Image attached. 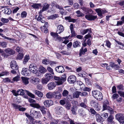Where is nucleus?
Here are the masks:
<instances>
[{"label": "nucleus", "instance_id": "nucleus-1", "mask_svg": "<svg viewBox=\"0 0 124 124\" xmlns=\"http://www.w3.org/2000/svg\"><path fill=\"white\" fill-rule=\"evenodd\" d=\"M66 75L64 74L62 75L61 78L59 77L55 76H54V79L55 80H57L55 82L58 85H60L62 84L66 80Z\"/></svg>", "mask_w": 124, "mask_h": 124}, {"label": "nucleus", "instance_id": "nucleus-2", "mask_svg": "<svg viewBox=\"0 0 124 124\" xmlns=\"http://www.w3.org/2000/svg\"><path fill=\"white\" fill-rule=\"evenodd\" d=\"M93 96L97 100L101 101L103 99V96L102 93L98 90L93 91L92 92Z\"/></svg>", "mask_w": 124, "mask_h": 124}, {"label": "nucleus", "instance_id": "nucleus-3", "mask_svg": "<svg viewBox=\"0 0 124 124\" xmlns=\"http://www.w3.org/2000/svg\"><path fill=\"white\" fill-rule=\"evenodd\" d=\"M30 113L31 116L32 118H38L42 116L41 113L39 111L35 110L33 108L31 109Z\"/></svg>", "mask_w": 124, "mask_h": 124}, {"label": "nucleus", "instance_id": "nucleus-4", "mask_svg": "<svg viewBox=\"0 0 124 124\" xmlns=\"http://www.w3.org/2000/svg\"><path fill=\"white\" fill-rule=\"evenodd\" d=\"M17 93L18 95H23L24 94L25 92L28 95L32 98H35V95L29 91L25 90H24L22 89H19L17 91Z\"/></svg>", "mask_w": 124, "mask_h": 124}, {"label": "nucleus", "instance_id": "nucleus-5", "mask_svg": "<svg viewBox=\"0 0 124 124\" xmlns=\"http://www.w3.org/2000/svg\"><path fill=\"white\" fill-rule=\"evenodd\" d=\"M5 53L4 52L2 54V56L4 58H7L9 56L13 55L15 53L14 51L10 48L5 49Z\"/></svg>", "mask_w": 124, "mask_h": 124}, {"label": "nucleus", "instance_id": "nucleus-6", "mask_svg": "<svg viewBox=\"0 0 124 124\" xmlns=\"http://www.w3.org/2000/svg\"><path fill=\"white\" fill-rule=\"evenodd\" d=\"M29 70L30 72L36 74L38 71L36 65L33 63L31 64L29 66Z\"/></svg>", "mask_w": 124, "mask_h": 124}, {"label": "nucleus", "instance_id": "nucleus-7", "mask_svg": "<svg viewBox=\"0 0 124 124\" xmlns=\"http://www.w3.org/2000/svg\"><path fill=\"white\" fill-rule=\"evenodd\" d=\"M68 81L70 83H74L76 81V77L74 75H70L68 78Z\"/></svg>", "mask_w": 124, "mask_h": 124}, {"label": "nucleus", "instance_id": "nucleus-8", "mask_svg": "<svg viewBox=\"0 0 124 124\" xmlns=\"http://www.w3.org/2000/svg\"><path fill=\"white\" fill-rule=\"evenodd\" d=\"M85 18L88 20L93 21L97 18V16H94L91 14L87 15L85 16Z\"/></svg>", "mask_w": 124, "mask_h": 124}, {"label": "nucleus", "instance_id": "nucleus-9", "mask_svg": "<svg viewBox=\"0 0 124 124\" xmlns=\"http://www.w3.org/2000/svg\"><path fill=\"white\" fill-rule=\"evenodd\" d=\"M11 68L12 69L15 70H17L18 67L17 64L15 60H13L10 63Z\"/></svg>", "mask_w": 124, "mask_h": 124}, {"label": "nucleus", "instance_id": "nucleus-10", "mask_svg": "<svg viewBox=\"0 0 124 124\" xmlns=\"http://www.w3.org/2000/svg\"><path fill=\"white\" fill-rule=\"evenodd\" d=\"M115 118L120 123L124 120V116L122 113H119L116 114L115 116Z\"/></svg>", "mask_w": 124, "mask_h": 124}, {"label": "nucleus", "instance_id": "nucleus-11", "mask_svg": "<svg viewBox=\"0 0 124 124\" xmlns=\"http://www.w3.org/2000/svg\"><path fill=\"white\" fill-rule=\"evenodd\" d=\"M21 73L25 76H29L30 75V72L29 70L26 68H23Z\"/></svg>", "mask_w": 124, "mask_h": 124}, {"label": "nucleus", "instance_id": "nucleus-12", "mask_svg": "<svg viewBox=\"0 0 124 124\" xmlns=\"http://www.w3.org/2000/svg\"><path fill=\"white\" fill-rule=\"evenodd\" d=\"M12 105L13 106L14 108L15 109H18L20 111H23L26 109L25 108L21 107V106L19 105L16 104L12 103Z\"/></svg>", "mask_w": 124, "mask_h": 124}, {"label": "nucleus", "instance_id": "nucleus-13", "mask_svg": "<svg viewBox=\"0 0 124 124\" xmlns=\"http://www.w3.org/2000/svg\"><path fill=\"white\" fill-rule=\"evenodd\" d=\"M55 113L58 115H60L62 112L63 111V108L61 106H57L55 108Z\"/></svg>", "mask_w": 124, "mask_h": 124}, {"label": "nucleus", "instance_id": "nucleus-14", "mask_svg": "<svg viewBox=\"0 0 124 124\" xmlns=\"http://www.w3.org/2000/svg\"><path fill=\"white\" fill-rule=\"evenodd\" d=\"M51 5L52 7H55L57 9H58L60 10L63 9V7L62 6L59 5L55 1H53L52 2Z\"/></svg>", "mask_w": 124, "mask_h": 124}, {"label": "nucleus", "instance_id": "nucleus-15", "mask_svg": "<svg viewBox=\"0 0 124 124\" xmlns=\"http://www.w3.org/2000/svg\"><path fill=\"white\" fill-rule=\"evenodd\" d=\"M56 71L59 73H62L64 71V68L63 66L61 65L58 66L55 68Z\"/></svg>", "mask_w": 124, "mask_h": 124}, {"label": "nucleus", "instance_id": "nucleus-16", "mask_svg": "<svg viewBox=\"0 0 124 124\" xmlns=\"http://www.w3.org/2000/svg\"><path fill=\"white\" fill-rule=\"evenodd\" d=\"M62 97V94L60 92L58 91L54 92V99H60Z\"/></svg>", "mask_w": 124, "mask_h": 124}, {"label": "nucleus", "instance_id": "nucleus-17", "mask_svg": "<svg viewBox=\"0 0 124 124\" xmlns=\"http://www.w3.org/2000/svg\"><path fill=\"white\" fill-rule=\"evenodd\" d=\"M56 86V84L54 82L49 83L47 85V87L49 90H51L54 89Z\"/></svg>", "mask_w": 124, "mask_h": 124}, {"label": "nucleus", "instance_id": "nucleus-18", "mask_svg": "<svg viewBox=\"0 0 124 124\" xmlns=\"http://www.w3.org/2000/svg\"><path fill=\"white\" fill-rule=\"evenodd\" d=\"M44 104L46 107H49L53 104V102L51 100H48L45 101Z\"/></svg>", "mask_w": 124, "mask_h": 124}, {"label": "nucleus", "instance_id": "nucleus-19", "mask_svg": "<svg viewBox=\"0 0 124 124\" xmlns=\"http://www.w3.org/2000/svg\"><path fill=\"white\" fill-rule=\"evenodd\" d=\"M64 30L63 26L62 25H60L58 26L57 30V32L60 34Z\"/></svg>", "mask_w": 124, "mask_h": 124}, {"label": "nucleus", "instance_id": "nucleus-20", "mask_svg": "<svg viewBox=\"0 0 124 124\" xmlns=\"http://www.w3.org/2000/svg\"><path fill=\"white\" fill-rule=\"evenodd\" d=\"M91 105L94 108L97 107L98 105V104L97 101L95 100H93L90 102Z\"/></svg>", "mask_w": 124, "mask_h": 124}, {"label": "nucleus", "instance_id": "nucleus-21", "mask_svg": "<svg viewBox=\"0 0 124 124\" xmlns=\"http://www.w3.org/2000/svg\"><path fill=\"white\" fill-rule=\"evenodd\" d=\"M22 82L23 84L25 85L28 84L29 83L28 80L29 78L27 77H22L21 78Z\"/></svg>", "mask_w": 124, "mask_h": 124}, {"label": "nucleus", "instance_id": "nucleus-22", "mask_svg": "<svg viewBox=\"0 0 124 124\" xmlns=\"http://www.w3.org/2000/svg\"><path fill=\"white\" fill-rule=\"evenodd\" d=\"M31 82L34 85H37L39 83V79L37 78H33L31 80Z\"/></svg>", "mask_w": 124, "mask_h": 124}, {"label": "nucleus", "instance_id": "nucleus-23", "mask_svg": "<svg viewBox=\"0 0 124 124\" xmlns=\"http://www.w3.org/2000/svg\"><path fill=\"white\" fill-rule=\"evenodd\" d=\"M34 93L38 97L42 98L43 97V94L41 92L37 90H35L34 92Z\"/></svg>", "mask_w": 124, "mask_h": 124}, {"label": "nucleus", "instance_id": "nucleus-24", "mask_svg": "<svg viewBox=\"0 0 124 124\" xmlns=\"http://www.w3.org/2000/svg\"><path fill=\"white\" fill-rule=\"evenodd\" d=\"M30 105L32 107L37 109L40 108L41 107L39 104L37 103H31L30 104Z\"/></svg>", "mask_w": 124, "mask_h": 124}, {"label": "nucleus", "instance_id": "nucleus-25", "mask_svg": "<svg viewBox=\"0 0 124 124\" xmlns=\"http://www.w3.org/2000/svg\"><path fill=\"white\" fill-rule=\"evenodd\" d=\"M96 11L98 14V15L100 17H102V14L103 13L104 10H102V11L101 10V9L100 8L95 9Z\"/></svg>", "mask_w": 124, "mask_h": 124}, {"label": "nucleus", "instance_id": "nucleus-26", "mask_svg": "<svg viewBox=\"0 0 124 124\" xmlns=\"http://www.w3.org/2000/svg\"><path fill=\"white\" fill-rule=\"evenodd\" d=\"M81 44V43L80 42L78 41H76L73 43V47L74 48H75L79 47L80 46Z\"/></svg>", "mask_w": 124, "mask_h": 124}, {"label": "nucleus", "instance_id": "nucleus-27", "mask_svg": "<svg viewBox=\"0 0 124 124\" xmlns=\"http://www.w3.org/2000/svg\"><path fill=\"white\" fill-rule=\"evenodd\" d=\"M87 51V49L85 48L84 50L83 49V48L82 47L80 50V52L79 53V54L80 56H81L82 54H85V53Z\"/></svg>", "mask_w": 124, "mask_h": 124}, {"label": "nucleus", "instance_id": "nucleus-28", "mask_svg": "<svg viewBox=\"0 0 124 124\" xmlns=\"http://www.w3.org/2000/svg\"><path fill=\"white\" fill-rule=\"evenodd\" d=\"M54 92H49L47 93L46 94V96L48 99H52L54 97Z\"/></svg>", "mask_w": 124, "mask_h": 124}, {"label": "nucleus", "instance_id": "nucleus-29", "mask_svg": "<svg viewBox=\"0 0 124 124\" xmlns=\"http://www.w3.org/2000/svg\"><path fill=\"white\" fill-rule=\"evenodd\" d=\"M58 16H59L58 14H55L48 16L47 17V19H48L54 20Z\"/></svg>", "mask_w": 124, "mask_h": 124}, {"label": "nucleus", "instance_id": "nucleus-30", "mask_svg": "<svg viewBox=\"0 0 124 124\" xmlns=\"http://www.w3.org/2000/svg\"><path fill=\"white\" fill-rule=\"evenodd\" d=\"M96 121L98 122H101L102 119V117H101L100 115L98 114H96L95 115Z\"/></svg>", "mask_w": 124, "mask_h": 124}, {"label": "nucleus", "instance_id": "nucleus-31", "mask_svg": "<svg viewBox=\"0 0 124 124\" xmlns=\"http://www.w3.org/2000/svg\"><path fill=\"white\" fill-rule=\"evenodd\" d=\"M49 6L50 5L49 4H48L47 3L45 4L44 6H43L42 8V11L43 12L48 9Z\"/></svg>", "mask_w": 124, "mask_h": 124}, {"label": "nucleus", "instance_id": "nucleus-32", "mask_svg": "<svg viewBox=\"0 0 124 124\" xmlns=\"http://www.w3.org/2000/svg\"><path fill=\"white\" fill-rule=\"evenodd\" d=\"M77 108H76V106H73L71 108V111L72 112V113L74 115H76V111H77Z\"/></svg>", "mask_w": 124, "mask_h": 124}, {"label": "nucleus", "instance_id": "nucleus-33", "mask_svg": "<svg viewBox=\"0 0 124 124\" xmlns=\"http://www.w3.org/2000/svg\"><path fill=\"white\" fill-rule=\"evenodd\" d=\"M39 72L41 73H44L46 72L47 70L45 68L42 66H40L39 67Z\"/></svg>", "mask_w": 124, "mask_h": 124}, {"label": "nucleus", "instance_id": "nucleus-34", "mask_svg": "<svg viewBox=\"0 0 124 124\" xmlns=\"http://www.w3.org/2000/svg\"><path fill=\"white\" fill-rule=\"evenodd\" d=\"M4 13L7 15H9L11 13V11L9 8H6L4 9Z\"/></svg>", "mask_w": 124, "mask_h": 124}, {"label": "nucleus", "instance_id": "nucleus-35", "mask_svg": "<svg viewBox=\"0 0 124 124\" xmlns=\"http://www.w3.org/2000/svg\"><path fill=\"white\" fill-rule=\"evenodd\" d=\"M40 109L43 115H45L46 114V109L44 106H41Z\"/></svg>", "mask_w": 124, "mask_h": 124}, {"label": "nucleus", "instance_id": "nucleus-36", "mask_svg": "<svg viewBox=\"0 0 124 124\" xmlns=\"http://www.w3.org/2000/svg\"><path fill=\"white\" fill-rule=\"evenodd\" d=\"M91 31V29L89 28L83 30L81 31V32L82 34L84 35L87 32H88V33H90Z\"/></svg>", "mask_w": 124, "mask_h": 124}, {"label": "nucleus", "instance_id": "nucleus-37", "mask_svg": "<svg viewBox=\"0 0 124 124\" xmlns=\"http://www.w3.org/2000/svg\"><path fill=\"white\" fill-rule=\"evenodd\" d=\"M30 59V56L29 55H25L24 57V59L23 62V63L24 64H26L27 62Z\"/></svg>", "mask_w": 124, "mask_h": 124}, {"label": "nucleus", "instance_id": "nucleus-38", "mask_svg": "<svg viewBox=\"0 0 124 124\" xmlns=\"http://www.w3.org/2000/svg\"><path fill=\"white\" fill-rule=\"evenodd\" d=\"M114 119V118L113 116L112 115H111L108 117L107 121L108 122L111 123L113 122Z\"/></svg>", "mask_w": 124, "mask_h": 124}, {"label": "nucleus", "instance_id": "nucleus-39", "mask_svg": "<svg viewBox=\"0 0 124 124\" xmlns=\"http://www.w3.org/2000/svg\"><path fill=\"white\" fill-rule=\"evenodd\" d=\"M51 74L49 73H47L45 74V78L48 81H49L52 77Z\"/></svg>", "mask_w": 124, "mask_h": 124}, {"label": "nucleus", "instance_id": "nucleus-40", "mask_svg": "<svg viewBox=\"0 0 124 124\" xmlns=\"http://www.w3.org/2000/svg\"><path fill=\"white\" fill-rule=\"evenodd\" d=\"M80 92L76 91L73 93V97L74 98H78L80 95Z\"/></svg>", "mask_w": 124, "mask_h": 124}, {"label": "nucleus", "instance_id": "nucleus-41", "mask_svg": "<svg viewBox=\"0 0 124 124\" xmlns=\"http://www.w3.org/2000/svg\"><path fill=\"white\" fill-rule=\"evenodd\" d=\"M76 13L77 14V16L78 17L83 16H84V14L82 13L80 10H78L76 12Z\"/></svg>", "mask_w": 124, "mask_h": 124}, {"label": "nucleus", "instance_id": "nucleus-42", "mask_svg": "<svg viewBox=\"0 0 124 124\" xmlns=\"http://www.w3.org/2000/svg\"><path fill=\"white\" fill-rule=\"evenodd\" d=\"M110 65H111L112 68H113L115 69H117L119 68V66L117 65L114 63L113 62H111Z\"/></svg>", "mask_w": 124, "mask_h": 124}, {"label": "nucleus", "instance_id": "nucleus-43", "mask_svg": "<svg viewBox=\"0 0 124 124\" xmlns=\"http://www.w3.org/2000/svg\"><path fill=\"white\" fill-rule=\"evenodd\" d=\"M16 51L20 53L23 52V49L20 46H17L16 48Z\"/></svg>", "mask_w": 124, "mask_h": 124}, {"label": "nucleus", "instance_id": "nucleus-44", "mask_svg": "<svg viewBox=\"0 0 124 124\" xmlns=\"http://www.w3.org/2000/svg\"><path fill=\"white\" fill-rule=\"evenodd\" d=\"M78 114L81 116H83L85 115L84 111L82 108H81L78 110Z\"/></svg>", "mask_w": 124, "mask_h": 124}, {"label": "nucleus", "instance_id": "nucleus-45", "mask_svg": "<svg viewBox=\"0 0 124 124\" xmlns=\"http://www.w3.org/2000/svg\"><path fill=\"white\" fill-rule=\"evenodd\" d=\"M41 5V4L40 3H34L31 5V6L33 8H38Z\"/></svg>", "mask_w": 124, "mask_h": 124}, {"label": "nucleus", "instance_id": "nucleus-46", "mask_svg": "<svg viewBox=\"0 0 124 124\" xmlns=\"http://www.w3.org/2000/svg\"><path fill=\"white\" fill-rule=\"evenodd\" d=\"M69 92L66 90H64L63 92L62 93V96L64 97H66L69 94Z\"/></svg>", "mask_w": 124, "mask_h": 124}, {"label": "nucleus", "instance_id": "nucleus-47", "mask_svg": "<svg viewBox=\"0 0 124 124\" xmlns=\"http://www.w3.org/2000/svg\"><path fill=\"white\" fill-rule=\"evenodd\" d=\"M116 42L118 44L122 46L120 47V48L124 50V44L117 41H116Z\"/></svg>", "mask_w": 124, "mask_h": 124}, {"label": "nucleus", "instance_id": "nucleus-48", "mask_svg": "<svg viewBox=\"0 0 124 124\" xmlns=\"http://www.w3.org/2000/svg\"><path fill=\"white\" fill-rule=\"evenodd\" d=\"M27 15V13L25 11H23L21 13V17L22 18H25Z\"/></svg>", "mask_w": 124, "mask_h": 124}, {"label": "nucleus", "instance_id": "nucleus-49", "mask_svg": "<svg viewBox=\"0 0 124 124\" xmlns=\"http://www.w3.org/2000/svg\"><path fill=\"white\" fill-rule=\"evenodd\" d=\"M37 20L38 21L41 22L42 23H44L45 22V21L43 20L42 18V16L39 15V16L37 19Z\"/></svg>", "mask_w": 124, "mask_h": 124}, {"label": "nucleus", "instance_id": "nucleus-50", "mask_svg": "<svg viewBox=\"0 0 124 124\" xmlns=\"http://www.w3.org/2000/svg\"><path fill=\"white\" fill-rule=\"evenodd\" d=\"M23 55L22 53H19L18 55L17 58L19 60H21L23 58Z\"/></svg>", "mask_w": 124, "mask_h": 124}, {"label": "nucleus", "instance_id": "nucleus-51", "mask_svg": "<svg viewBox=\"0 0 124 124\" xmlns=\"http://www.w3.org/2000/svg\"><path fill=\"white\" fill-rule=\"evenodd\" d=\"M60 12L61 14L62 15H66L67 12L63 8V9L60 10Z\"/></svg>", "mask_w": 124, "mask_h": 124}, {"label": "nucleus", "instance_id": "nucleus-52", "mask_svg": "<svg viewBox=\"0 0 124 124\" xmlns=\"http://www.w3.org/2000/svg\"><path fill=\"white\" fill-rule=\"evenodd\" d=\"M47 69L48 71L50 72L51 74H54V73L53 72V69L49 66L47 67Z\"/></svg>", "mask_w": 124, "mask_h": 124}, {"label": "nucleus", "instance_id": "nucleus-53", "mask_svg": "<svg viewBox=\"0 0 124 124\" xmlns=\"http://www.w3.org/2000/svg\"><path fill=\"white\" fill-rule=\"evenodd\" d=\"M19 77L18 76H16L13 78V80L11 81V83H13L15 81H18L19 80Z\"/></svg>", "mask_w": 124, "mask_h": 124}, {"label": "nucleus", "instance_id": "nucleus-54", "mask_svg": "<svg viewBox=\"0 0 124 124\" xmlns=\"http://www.w3.org/2000/svg\"><path fill=\"white\" fill-rule=\"evenodd\" d=\"M86 104V103L83 102H82L79 104V105L82 107L84 108H86L87 107V106Z\"/></svg>", "mask_w": 124, "mask_h": 124}, {"label": "nucleus", "instance_id": "nucleus-55", "mask_svg": "<svg viewBox=\"0 0 124 124\" xmlns=\"http://www.w3.org/2000/svg\"><path fill=\"white\" fill-rule=\"evenodd\" d=\"M103 109L102 110V111H104L106 110H108L110 108L108 105L105 104H103Z\"/></svg>", "mask_w": 124, "mask_h": 124}, {"label": "nucleus", "instance_id": "nucleus-56", "mask_svg": "<svg viewBox=\"0 0 124 124\" xmlns=\"http://www.w3.org/2000/svg\"><path fill=\"white\" fill-rule=\"evenodd\" d=\"M80 95L81 96H87L88 94L86 92H84L80 93Z\"/></svg>", "mask_w": 124, "mask_h": 124}, {"label": "nucleus", "instance_id": "nucleus-57", "mask_svg": "<svg viewBox=\"0 0 124 124\" xmlns=\"http://www.w3.org/2000/svg\"><path fill=\"white\" fill-rule=\"evenodd\" d=\"M101 116L102 118H107L108 116V114L107 113H104L101 114Z\"/></svg>", "mask_w": 124, "mask_h": 124}, {"label": "nucleus", "instance_id": "nucleus-58", "mask_svg": "<svg viewBox=\"0 0 124 124\" xmlns=\"http://www.w3.org/2000/svg\"><path fill=\"white\" fill-rule=\"evenodd\" d=\"M73 6L74 8L76 9H78L80 7L79 5L77 3H74L73 5Z\"/></svg>", "mask_w": 124, "mask_h": 124}, {"label": "nucleus", "instance_id": "nucleus-59", "mask_svg": "<svg viewBox=\"0 0 124 124\" xmlns=\"http://www.w3.org/2000/svg\"><path fill=\"white\" fill-rule=\"evenodd\" d=\"M49 81L46 78H42L41 80L42 83L43 84H46Z\"/></svg>", "mask_w": 124, "mask_h": 124}, {"label": "nucleus", "instance_id": "nucleus-60", "mask_svg": "<svg viewBox=\"0 0 124 124\" xmlns=\"http://www.w3.org/2000/svg\"><path fill=\"white\" fill-rule=\"evenodd\" d=\"M66 98L67 100L69 101H71L72 99V96L70 95H68L67 96H66Z\"/></svg>", "mask_w": 124, "mask_h": 124}, {"label": "nucleus", "instance_id": "nucleus-61", "mask_svg": "<svg viewBox=\"0 0 124 124\" xmlns=\"http://www.w3.org/2000/svg\"><path fill=\"white\" fill-rule=\"evenodd\" d=\"M77 84L78 85H79L81 86L80 87L81 88H83V87H84L85 85L84 84H83L82 82L81 81H78L77 82Z\"/></svg>", "mask_w": 124, "mask_h": 124}, {"label": "nucleus", "instance_id": "nucleus-62", "mask_svg": "<svg viewBox=\"0 0 124 124\" xmlns=\"http://www.w3.org/2000/svg\"><path fill=\"white\" fill-rule=\"evenodd\" d=\"M1 22L4 23H7L9 21V20L8 19L3 18H2L1 19Z\"/></svg>", "mask_w": 124, "mask_h": 124}, {"label": "nucleus", "instance_id": "nucleus-63", "mask_svg": "<svg viewBox=\"0 0 124 124\" xmlns=\"http://www.w3.org/2000/svg\"><path fill=\"white\" fill-rule=\"evenodd\" d=\"M119 95L118 94L115 93L112 96V98L113 99H116L119 97Z\"/></svg>", "mask_w": 124, "mask_h": 124}, {"label": "nucleus", "instance_id": "nucleus-64", "mask_svg": "<svg viewBox=\"0 0 124 124\" xmlns=\"http://www.w3.org/2000/svg\"><path fill=\"white\" fill-rule=\"evenodd\" d=\"M7 43L5 41L1 42L0 46L3 47H5L7 46Z\"/></svg>", "mask_w": 124, "mask_h": 124}]
</instances>
